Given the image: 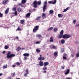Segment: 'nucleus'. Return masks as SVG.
<instances>
[{
    "label": "nucleus",
    "instance_id": "f257e3e1",
    "mask_svg": "<svg viewBox=\"0 0 79 79\" xmlns=\"http://www.w3.org/2000/svg\"><path fill=\"white\" fill-rule=\"evenodd\" d=\"M15 56V55L14 54H11V52H8L7 54L6 57L8 58H11Z\"/></svg>",
    "mask_w": 79,
    "mask_h": 79
},
{
    "label": "nucleus",
    "instance_id": "f03ea898",
    "mask_svg": "<svg viewBox=\"0 0 79 79\" xmlns=\"http://www.w3.org/2000/svg\"><path fill=\"white\" fill-rule=\"evenodd\" d=\"M41 4V2L38 1L37 2V1H35L33 2V5H34V7L35 8L37 7V4H38V5H40Z\"/></svg>",
    "mask_w": 79,
    "mask_h": 79
},
{
    "label": "nucleus",
    "instance_id": "7ed1b4c3",
    "mask_svg": "<svg viewBox=\"0 0 79 79\" xmlns=\"http://www.w3.org/2000/svg\"><path fill=\"white\" fill-rule=\"evenodd\" d=\"M63 33H64V31L62 30L60 32V34L58 35V38L59 39H61V38H63Z\"/></svg>",
    "mask_w": 79,
    "mask_h": 79
},
{
    "label": "nucleus",
    "instance_id": "20e7f679",
    "mask_svg": "<svg viewBox=\"0 0 79 79\" xmlns=\"http://www.w3.org/2000/svg\"><path fill=\"white\" fill-rule=\"evenodd\" d=\"M71 37V36L70 35L65 34L63 35L62 38H64V39H69V38H70Z\"/></svg>",
    "mask_w": 79,
    "mask_h": 79
},
{
    "label": "nucleus",
    "instance_id": "39448f33",
    "mask_svg": "<svg viewBox=\"0 0 79 79\" xmlns=\"http://www.w3.org/2000/svg\"><path fill=\"white\" fill-rule=\"evenodd\" d=\"M47 1H45L44 3V6L43 7V11H45V10H46V8H47Z\"/></svg>",
    "mask_w": 79,
    "mask_h": 79
},
{
    "label": "nucleus",
    "instance_id": "423d86ee",
    "mask_svg": "<svg viewBox=\"0 0 79 79\" xmlns=\"http://www.w3.org/2000/svg\"><path fill=\"white\" fill-rule=\"evenodd\" d=\"M31 13H28L26 15V17L27 18H30V16H31Z\"/></svg>",
    "mask_w": 79,
    "mask_h": 79
},
{
    "label": "nucleus",
    "instance_id": "0eeeda50",
    "mask_svg": "<svg viewBox=\"0 0 79 79\" xmlns=\"http://www.w3.org/2000/svg\"><path fill=\"white\" fill-rule=\"evenodd\" d=\"M8 0H4L3 1L2 3L3 5H6L7 3H8Z\"/></svg>",
    "mask_w": 79,
    "mask_h": 79
},
{
    "label": "nucleus",
    "instance_id": "6e6552de",
    "mask_svg": "<svg viewBox=\"0 0 79 79\" xmlns=\"http://www.w3.org/2000/svg\"><path fill=\"white\" fill-rule=\"evenodd\" d=\"M49 3H51L52 4V3L53 5H54V4H55L56 3V0H54V1L53 2H52L51 1H49L48 2Z\"/></svg>",
    "mask_w": 79,
    "mask_h": 79
},
{
    "label": "nucleus",
    "instance_id": "1a4fd4ad",
    "mask_svg": "<svg viewBox=\"0 0 79 79\" xmlns=\"http://www.w3.org/2000/svg\"><path fill=\"white\" fill-rule=\"evenodd\" d=\"M36 36L37 37H38L40 39H42V35H39V34L36 35Z\"/></svg>",
    "mask_w": 79,
    "mask_h": 79
},
{
    "label": "nucleus",
    "instance_id": "9d476101",
    "mask_svg": "<svg viewBox=\"0 0 79 79\" xmlns=\"http://www.w3.org/2000/svg\"><path fill=\"white\" fill-rule=\"evenodd\" d=\"M18 11L19 12H22L23 11V9L20 7H19L18 8Z\"/></svg>",
    "mask_w": 79,
    "mask_h": 79
},
{
    "label": "nucleus",
    "instance_id": "9b49d317",
    "mask_svg": "<svg viewBox=\"0 0 79 79\" xmlns=\"http://www.w3.org/2000/svg\"><path fill=\"white\" fill-rule=\"evenodd\" d=\"M70 70H69V69H67V71L66 72H65L64 73L66 75H67V74H69V71Z\"/></svg>",
    "mask_w": 79,
    "mask_h": 79
},
{
    "label": "nucleus",
    "instance_id": "f8f14e48",
    "mask_svg": "<svg viewBox=\"0 0 79 79\" xmlns=\"http://www.w3.org/2000/svg\"><path fill=\"white\" fill-rule=\"evenodd\" d=\"M39 60H45V58L44 57H40L38 58Z\"/></svg>",
    "mask_w": 79,
    "mask_h": 79
},
{
    "label": "nucleus",
    "instance_id": "ddd939ff",
    "mask_svg": "<svg viewBox=\"0 0 79 79\" xmlns=\"http://www.w3.org/2000/svg\"><path fill=\"white\" fill-rule=\"evenodd\" d=\"M53 37H51L50 38V42L52 43L53 42Z\"/></svg>",
    "mask_w": 79,
    "mask_h": 79
},
{
    "label": "nucleus",
    "instance_id": "4468645a",
    "mask_svg": "<svg viewBox=\"0 0 79 79\" xmlns=\"http://www.w3.org/2000/svg\"><path fill=\"white\" fill-rule=\"evenodd\" d=\"M23 56H29V53H25L23 54Z\"/></svg>",
    "mask_w": 79,
    "mask_h": 79
},
{
    "label": "nucleus",
    "instance_id": "2eb2a0df",
    "mask_svg": "<svg viewBox=\"0 0 79 79\" xmlns=\"http://www.w3.org/2000/svg\"><path fill=\"white\" fill-rule=\"evenodd\" d=\"M39 65H40V66H42L44 65V63L42 61H40L39 62Z\"/></svg>",
    "mask_w": 79,
    "mask_h": 79
},
{
    "label": "nucleus",
    "instance_id": "dca6fc26",
    "mask_svg": "<svg viewBox=\"0 0 79 79\" xmlns=\"http://www.w3.org/2000/svg\"><path fill=\"white\" fill-rule=\"evenodd\" d=\"M21 26H19L17 28V30H18V31H22V30H23V29L21 28Z\"/></svg>",
    "mask_w": 79,
    "mask_h": 79
},
{
    "label": "nucleus",
    "instance_id": "f3484780",
    "mask_svg": "<svg viewBox=\"0 0 79 79\" xmlns=\"http://www.w3.org/2000/svg\"><path fill=\"white\" fill-rule=\"evenodd\" d=\"M76 55L77 58L79 57V50L77 51Z\"/></svg>",
    "mask_w": 79,
    "mask_h": 79
},
{
    "label": "nucleus",
    "instance_id": "a211bd4d",
    "mask_svg": "<svg viewBox=\"0 0 79 79\" xmlns=\"http://www.w3.org/2000/svg\"><path fill=\"white\" fill-rule=\"evenodd\" d=\"M48 62H45L44 63V66L45 67L46 66H47V65H48Z\"/></svg>",
    "mask_w": 79,
    "mask_h": 79
},
{
    "label": "nucleus",
    "instance_id": "6ab92c4d",
    "mask_svg": "<svg viewBox=\"0 0 79 79\" xmlns=\"http://www.w3.org/2000/svg\"><path fill=\"white\" fill-rule=\"evenodd\" d=\"M27 0H22V4H24V3H26Z\"/></svg>",
    "mask_w": 79,
    "mask_h": 79
},
{
    "label": "nucleus",
    "instance_id": "aec40b11",
    "mask_svg": "<svg viewBox=\"0 0 79 79\" xmlns=\"http://www.w3.org/2000/svg\"><path fill=\"white\" fill-rule=\"evenodd\" d=\"M46 16V14L43 13L42 14V17L43 18H45Z\"/></svg>",
    "mask_w": 79,
    "mask_h": 79
},
{
    "label": "nucleus",
    "instance_id": "412c9836",
    "mask_svg": "<svg viewBox=\"0 0 79 79\" xmlns=\"http://www.w3.org/2000/svg\"><path fill=\"white\" fill-rule=\"evenodd\" d=\"M20 50H21V47H19L17 48L16 50H17V52H19V51Z\"/></svg>",
    "mask_w": 79,
    "mask_h": 79
},
{
    "label": "nucleus",
    "instance_id": "4be33fe9",
    "mask_svg": "<svg viewBox=\"0 0 79 79\" xmlns=\"http://www.w3.org/2000/svg\"><path fill=\"white\" fill-rule=\"evenodd\" d=\"M6 68H7V64H6L3 65L2 68L3 69H5Z\"/></svg>",
    "mask_w": 79,
    "mask_h": 79
},
{
    "label": "nucleus",
    "instance_id": "5701e85b",
    "mask_svg": "<svg viewBox=\"0 0 79 79\" xmlns=\"http://www.w3.org/2000/svg\"><path fill=\"white\" fill-rule=\"evenodd\" d=\"M9 11V8H7L5 11V14H6L8 13V11Z\"/></svg>",
    "mask_w": 79,
    "mask_h": 79
},
{
    "label": "nucleus",
    "instance_id": "b1692460",
    "mask_svg": "<svg viewBox=\"0 0 79 79\" xmlns=\"http://www.w3.org/2000/svg\"><path fill=\"white\" fill-rule=\"evenodd\" d=\"M12 10L13 11H15L16 10V8L15 7H14L12 9Z\"/></svg>",
    "mask_w": 79,
    "mask_h": 79
},
{
    "label": "nucleus",
    "instance_id": "393cba45",
    "mask_svg": "<svg viewBox=\"0 0 79 79\" xmlns=\"http://www.w3.org/2000/svg\"><path fill=\"white\" fill-rule=\"evenodd\" d=\"M36 51L37 53H40V49H36Z\"/></svg>",
    "mask_w": 79,
    "mask_h": 79
},
{
    "label": "nucleus",
    "instance_id": "a878e982",
    "mask_svg": "<svg viewBox=\"0 0 79 79\" xmlns=\"http://www.w3.org/2000/svg\"><path fill=\"white\" fill-rule=\"evenodd\" d=\"M53 29V27H51L49 28V29H48V31H52V29Z\"/></svg>",
    "mask_w": 79,
    "mask_h": 79
},
{
    "label": "nucleus",
    "instance_id": "bb28decb",
    "mask_svg": "<svg viewBox=\"0 0 79 79\" xmlns=\"http://www.w3.org/2000/svg\"><path fill=\"white\" fill-rule=\"evenodd\" d=\"M34 28L35 29H36L37 30H38L39 29V26H35Z\"/></svg>",
    "mask_w": 79,
    "mask_h": 79
},
{
    "label": "nucleus",
    "instance_id": "cd10ccee",
    "mask_svg": "<svg viewBox=\"0 0 79 79\" xmlns=\"http://www.w3.org/2000/svg\"><path fill=\"white\" fill-rule=\"evenodd\" d=\"M68 9H69V7H67L66 9H64V10L63 11V12H64L67 11V10H68Z\"/></svg>",
    "mask_w": 79,
    "mask_h": 79
},
{
    "label": "nucleus",
    "instance_id": "c85d7f7f",
    "mask_svg": "<svg viewBox=\"0 0 79 79\" xmlns=\"http://www.w3.org/2000/svg\"><path fill=\"white\" fill-rule=\"evenodd\" d=\"M53 10H50L49 11V14H52L53 13Z\"/></svg>",
    "mask_w": 79,
    "mask_h": 79
},
{
    "label": "nucleus",
    "instance_id": "c756f323",
    "mask_svg": "<svg viewBox=\"0 0 79 79\" xmlns=\"http://www.w3.org/2000/svg\"><path fill=\"white\" fill-rule=\"evenodd\" d=\"M58 16L59 18H61L63 17V15L61 14H59L58 15Z\"/></svg>",
    "mask_w": 79,
    "mask_h": 79
},
{
    "label": "nucleus",
    "instance_id": "7c9ffc66",
    "mask_svg": "<svg viewBox=\"0 0 79 79\" xmlns=\"http://www.w3.org/2000/svg\"><path fill=\"white\" fill-rule=\"evenodd\" d=\"M14 16H16L18 15V13H17V11H16L13 14Z\"/></svg>",
    "mask_w": 79,
    "mask_h": 79
},
{
    "label": "nucleus",
    "instance_id": "2f4dec72",
    "mask_svg": "<svg viewBox=\"0 0 79 79\" xmlns=\"http://www.w3.org/2000/svg\"><path fill=\"white\" fill-rule=\"evenodd\" d=\"M65 42V41L64 40H61V43L62 44H64Z\"/></svg>",
    "mask_w": 79,
    "mask_h": 79
},
{
    "label": "nucleus",
    "instance_id": "473e14b6",
    "mask_svg": "<svg viewBox=\"0 0 79 79\" xmlns=\"http://www.w3.org/2000/svg\"><path fill=\"white\" fill-rule=\"evenodd\" d=\"M42 69H43V70H47V67L44 66V67Z\"/></svg>",
    "mask_w": 79,
    "mask_h": 79
},
{
    "label": "nucleus",
    "instance_id": "72a5a7b5",
    "mask_svg": "<svg viewBox=\"0 0 79 79\" xmlns=\"http://www.w3.org/2000/svg\"><path fill=\"white\" fill-rule=\"evenodd\" d=\"M54 32H57V31H58V29L56 28H54Z\"/></svg>",
    "mask_w": 79,
    "mask_h": 79
},
{
    "label": "nucleus",
    "instance_id": "f704fd0d",
    "mask_svg": "<svg viewBox=\"0 0 79 79\" xmlns=\"http://www.w3.org/2000/svg\"><path fill=\"white\" fill-rule=\"evenodd\" d=\"M37 31V30H36V29H35V28H34L33 30V32H36Z\"/></svg>",
    "mask_w": 79,
    "mask_h": 79
},
{
    "label": "nucleus",
    "instance_id": "c9c22d12",
    "mask_svg": "<svg viewBox=\"0 0 79 79\" xmlns=\"http://www.w3.org/2000/svg\"><path fill=\"white\" fill-rule=\"evenodd\" d=\"M24 20H22L20 21L21 24H24Z\"/></svg>",
    "mask_w": 79,
    "mask_h": 79
},
{
    "label": "nucleus",
    "instance_id": "e433bc0d",
    "mask_svg": "<svg viewBox=\"0 0 79 79\" xmlns=\"http://www.w3.org/2000/svg\"><path fill=\"white\" fill-rule=\"evenodd\" d=\"M36 20H39L40 19V17H37L36 18Z\"/></svg>",
    "mask_w": 79,
    "mask_h": 79
},
{
    "label": "nucleus",
    "instance_id": "4c0bfd02",
    "mask_svg": "<svg viewBox=\"0 0 79 79\" xmlns=\"http://www.w3.org/2000/svg\"><path fill=\"white\" fill-rule=\"evenodd\" d=\"M8 46H7L6 45H5V49H8Z\"/></svg>",
    "mask_w": 79,
    "mask_h": 79
},
{
    "label": "nucleus",
    "instance_id": "58836bf2",
    "mask_svg": "<svg viewBox=\"0 0 79 79\" xmlns=\"http://www.w3.org/2000/svg\"><path fill=\"white\" fill-rule=\"evenodd\" d=\"M40 43V41H37L35 42V44H39Z\"/></svg>",
    "mask_w": 79,
    "mask_h": 79
},
{
    "label": "nucleus",
    "instance_id": "ea45409f",
    "mask_svg": "<svg viewBox=\"0 0 79 79\" xmlns=\"http://www.w3.org/2000/svg\"><path fill=\"white\" fill-rule=\"evenodd\" d=\"M25 71L26 72V73H27V74H29V71L28 69H26L25 70Z\"/></svg>",
    "mask_w": 79,
    "mask_h": 79
},
{
    "label": "nucleus",
    "instance_id": "a19ab883",
    "mask_svg": "<svg viewBox=\"0 0 79 79\" xmlns=\"http://www.w3.org/2000/svg\"><path fill=\"white\" fill-rule=\"evenodd\" d=\"M24 60L25 61H26L27 60V58L26 56H25L24 57Z\"/></svg>",
    "mask_w": 79,
    "mask_h": 79
},
{
    "label": "nucleus",
    "instance_id": "79ce46f5",
    "mask_svg": "<svg viewBox=\"0 0 79 79\" xmlns=\"http://www.w3.org/2000/svg\"><path fill=\"white\" fill-rule=\"evenodd\" d=\"M54 56H56V55H57V52H55L54 53Z\"/></svg>",
    "mask_w": 79,
    "mask_h": 79
},
{
    "label": "nucleus",
    "instance_id": "37998d69",
    "mask_svg": "<svg viewBox=\"0 0 79 79\" xmlns=\"http://www.w3.org/2000/svg\"><path fill=\"white\" fill-rule=\"evenodd\" d=\"M63 59L64 60H66V57L65 56H63Z\"/></svg>",
    "mask_w": 79,
    "mask_h": 79
},
{
    "label": "nucleus",
    "instance_id": "c03bdc74",
    "mask_svg": "<svg viewBox=\"0 0 79 79\" xmlns=\"http://www.w3.org/2000/svg\"><path fill=\"white\" fill-rule=\"evenodd\" d=\"M64 48H62L61 50V52H64Z\"/></svg>",
    "mask_w": 79,
    "mask_h": 79
},
{
    "label": "nucleus",
    "instance_id": "a18cd8bd",
    "mask_svg": "<svg viewBox=\"0 0 79 79\" xmlns=\"http://www.w3.org/2000/svg\"><path fill=\"white\" fill-rule=\"evenodd\" d=\"M17 65H20L21 64V63H19V62H17L16 63Z\"/></svg>",
    "mask_w": 79,
    "mask_h": 79
},
{
    "label": "nucleus",
    "instance_id": "49530a36",
    "mask_svg": "<svg viewBox=\"0 0 79 79\" xmlns=\"http://www.w3.org/2000/svg\"><path fill=\"white\" fill-rule=\"evenodd\" d=\"M27 74H28L27 73H25V74H24V77H26L27 76Z\"/></svg>",
    "mask_w": 79,
    "mask_h": 79
},
{
    "label": "nucleus",
    "instance_id": "de8ad7c7",
    "mask_svg": "<svg viewBox=\"0 0 79 79\" xmlns=\"http://www.w3.org/2000/svg\"><path fill=\"white\" fill-rule=\"evenodd\" d=\"M75 27H79V24H76V25H75Z\"/></svg>",
    "mask_w": 79,
    "mask_h": 79
},
{
    "label": "nucleus",
    "instance_id": "09e8293b",
    "mask_svg": "<svg viewBox=\"0 0 79 79\" xmlns=\"http://www.w3.org/2000/svg\"><path fill=\"white\" fill-rule=\"evenodd\" d=\"M0 17L2 18V17H3V14H2V13H0Z\"/></svg>",
    "mask_w": 79,
    "mask_h": 79
},
{
    "label": "nucleus",
    "instance_id": "8fccbe9b",
    "mask_svg": "<svg viewBox=\"0 0 79 79\" xmlns=\"http://www.w3.org/2000/svg\"><path fill=\"white\" fill-rule=\"evenodd\" d=\"M52 48H54V49H55L56 48V47H55V46H53Z\"/></svg>",
    "mask_w": 79,
    "mask_h": 79
},
{
    "label": "nucleus",
    "instance_id": "3c124183",
    "mask_svg": "<svg viewBox=\"0 0 79 79\" xmlns=\"http://www.w3.org/2000/svg\"><path fill=\"white\" fill-rule=\"evenodd\" d=\"M61 69H64V67H63V66H61Z\"/></svg>",
    "mask_w": 79,
    "mask_h": 79
},
{
    "label": "nucleus",
    "instance_id": "603ef678",
    "mask_svg": "<svg viewBox=\"0 0 79 79\" xmlns=\"http://www.w3.org/2000/svg\"><path fill=\"white\" fill-rule=\"evenodd\" d=\"M76 44H77V45H78V44H79V42L77 41L75 42Z\"/></svg>",
    "mask_w": 79,
    "mask_h": 79
},
{
    "label": "nucleus",
    "instance_id": "864d4df0",
    "mask_svg": "<svg viewBox=\"0 0 79 79\" xmlns=\"http://www.w3.org/2000/svg\"><path fill=\"white\" fill-rule=\"evenodd\" d=\"M12 74L13 75V77L15 76V73L14 72V73H13Z\"/></svg>",
    "mask_w": 79,
    "mask_h": 79
},
{
    "label": "nucleus",
    "instance_id": "5fc2aeb1",
    "mask_svg": "<svg viewBox=\"0 0 79 79\" xmlns=\"http://www.w3.org/2000/svg\"><path fill=\"white\" fill-rule=\"evenodd\" d=\"M76 20H73V23L74 24H75L76 23Z\"/></svg>",
    "mask_w": 79,
    "mask_h": 79
},
{
    "label": "nucleus",
    "instance_id": "6e6d98bb",
    "mask_svg": "<svg viewBox=\"0 0 79 79\" xmlns=\"http://www.w3.org/2000/svg\"><path fill=\"white\" fill-rule=\"evenodd\" d=\"M43 73H47V71H46V70H44V71H43Z\"/></svg>",
    "mask_w": 79,
    "mask_h": 79
},
{
    "label": "nucleus",
    "instance_id": "4d7b16f0",
    "mask_svg": "<svg viewBox=\"0 0 79 79\" xmlns=\"http://www.w3.org/2000/svg\"><path fill=\"white\" fill-rule=\"evenodd\" d=\"M6 52V51H4L2 52V53H3V54H4V53H5Z\"/></svg>",
    "mask_w": 79,
    "mask_h": 79
},
{
    "label": "nucleus",
    "instance_id": "13d9d810",
    "mask_svg": "<svg viewBox=\"0 0 79 79\" xmlns=\"http://www.w3.org/2000/svg\"><path fill=\"white\" fill-rule=\"evenodd\" d=\"M12 66L13 68H15V67H16V65H12Z\"/></svg>",
    "mask_w": 79,
    "mask_h": 79
},
{
    "label": "nucleus",
    "instance_id": "bf43d9fd",
    "mask_svg": "<svg viewBox=\"0 0 79 79\" xmlns=\"http://www.w3.org/2000/svg\"><path fill=\"white\" fill-rule=\"evenodd\" d=\"M74 55H73V54H72L71 55V56L72 57H74Z\"/></svg>",
    "mask_w": 79,
    "mask_h": 79
},
{
    "label": "nucleus",
    "instance_id": "052dcab7",
    "mask_svg": "<svg viewBox=\"0 0 79 79\" xmlns=\"http://www.w3.org/2000/svg\"><path fill=\"white\" fill-rule=\"evenodd\" d=\"M16 39H19V38L17 36L16 37Z\"/></svg>",
    "mask_w": 79,
    "mask_h": 79
},
{
    "label": "nucleus",
    "instance_id": "680f3d73",
    "mask_svg": "<svg viewBox=\"0 0 79 79\" xmlns=\"http://www.w3.org/2000/svg\"><path fill=\"white\" fill-rule=\"evenodd\" d=\"M64 56H66V54H64Z\"/></svg>",
    "mask_w": 79,
    "mask_h": 79
},
{
    "label": "nucleus",
    "instance_id": "e2e57ef3",
    "mask_svg": "<svg viewBox=\"0 0 79 79\" xmlns=\"http://www.w3.org/2000/svg\"><path fill=\"white\" fill-rule=\"evenodd\" d=\"M29 13H30L31 12V10H29Z\"/></svg>",
    "mask_w": 79,
    "mask_h": 79
},
{
    "label": "nucleus",
    "instance_id": "0e129e2a",
    "mask_svg": "<svg viewBox=\"0 0 79 79\" xmlns=\"http://www.w3.org/2000/svg\"><path fill=\"white\" fill-rule=\"evenodd\" d=\"M11 77H9L8 78V79H11Z\"/></svg>",
    "mask_w": 79,
    "mask_h": 79
},
{
    "label": "nucleus",
    "instance_id": "69168bd1",
    "mask_svg": "<svg viewBox=\"0 0 79 79\" xmlns=\"http://www.w3.org/2000/svg\"><path fill=\"white\" fill-rule=\"evenodd\" d=\"M2 75V73H0V76H1Z\"/></svg>",
    "mask_w": 79,
    "mask_h": 79
},
{
    "label": "nucleus",
    "instance_id": "338daca9",
    "mask_svg": "<svg viewBox=\"0 0 79 79\" xmlns=\"http://www.w3.org/2000/svg\"><path fill=\"white\" fill-rule=\"evenodd\" d=\"M78 50H79V47H78L77 48Z\"/></svg>",
    "mask_w": 79,
    "mask_h": 79
},
{
    "label": "nucleus",
    "instance_id": "774afa93",
    "mask_svg": "<svg viewBox=\"0 0 79 79\" xmlns=\"http://www.w3.org/2000/svg\"><path fill=\"white\" fill-rule=\"evenodd\" d=\"M40 57H42V55H40Z\"/></svg>",
    "mask_w": 79,
    "mask_h": 79
}]
</instances>
